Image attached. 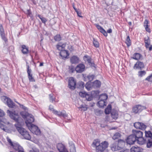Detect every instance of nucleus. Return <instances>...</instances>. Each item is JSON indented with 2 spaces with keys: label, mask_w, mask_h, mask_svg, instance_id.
<instances>
[{
  "label": "nucleus",
  "mask_w": 152,
  "mask_h": 152,
  "mask_svg": "<svg viewBox=\"0 0 152 152\" xmlns=\"http://www.w3.org/2000/svg\"><path fill=\"white\" fill-rule=\"evenodd\" d=\"M49 109L50 110L52 111L53 112L55 110H54L53 106L51 105H50L49 106Z\"/></svg>",
  "instance_id": "nucleus-59"
},
{
  "label": "nucleus",
  "mask_w": 152,
  "mask_h": 152,
  "mask_svg": "<svg viewBox=\"0 0 152 152\" xmlns=\"http://www.w3.org/2000/svg\"><path fill=\"white\" fill-rule=\"evenodd\" d=\"M53 113L54 114L57 115L58 116L60 117L61 116V112L60 111H58L56 110H55Z\"/></svg>",
  "instance_id": "nucleus-47"
},
{
  "label": "nucleus",
  "mask_w": 152,
  "mask_h": 152,
  "mask_svg": "<svg viewBox=\"0 0 152 152\" xmlns=\"http://www.w3.org/2000/svg\"><path fill=\"white\" fill-rule=\"evenodd\" d=\"M4 29L1 25H0V32L1 35L4 34Z\"/></svg>",
  "instance_id": "nucleus-51"
},
{
  "label": "nucleus",
  "mask_w": 152,
  "mask_h": 152,
  "mask_svg": "<svg viewBox=\"0 0 152 152\" xmlns=\"http://www.w3.org/2000/svg\"><path fill=\"white\" fill-rule=\"evenodd\" d=\"M137 141L138 143L140 145H142L145 143L146 138L145 139L142 137L137 139Z\"/></svg>",
  "instance_id": "nucleus-21"
},
{
  "label": "nucleus",
  "mask_w": 152,
  "mask_h": 152,
  "mask_svg": "<svg viewBox=\"0 0 152 152\" xmlns=\"http://www.w3.org/2000/svg\"><path fill=\"white\" fill-rule=\"evenodd\" d=\"M7 141L10 144V145L11 146H13V144L10 138L7 137Z\"/></svg>",
  "instance_id": "nucleus-53"
},
{
  "label": "nucleus",
  "mask_w": 152,
  "mask_h": 152,
  "mask_svg": "<svg viewBox=\"0 0 152 152\" xmlns=\"http://www.w3.org/2000/svg\"><path fill=\"white\" fill-rule=\"evenodd\" d=\"M125 42L128 47L129 46L131 45V41L129 36L127 37Z\"/></svg>",
  "instance_id": "nucleus-33"
},
{
  "label": "nucleus",
  "mask_w": 152,
  "mask_h": 152,
  "mask_svg": "<svg viewBox=\"0 0 152 152\" xmlns=\"http://www.w3.org/2000/svg\"><path fill=\"white\" fill-rule=\"evenodd\" d=\"M146 138L150 137L152 138V133L150 131H145Z\"/></svg>",
  "instance_id": "nucleus-32"
},
{
  "label": "nucleus",
  "mask_w": 152,
  "mask_h": 152,
  "mask_svg": "<svg viewBox=\"0 0 152 152\" xmlns=\"http://www.w3.org/2000/svg\"><path fill=\"white\" fill-rule=\"evenodd\" d=\"M144 40L146 48H148L149 50L151 51L152 49V45H150V40L149 37L148 36L145 37Z\"/></svg>",
  "instance_id": "nucleus-11"
},
{
  "label": "nucleus",
  "mask_w": 152,
  "mask_h": 152,
  "mask_svg": "<svg viewBox=\"0 0 152 152\" xmlns=\"http://www.w3.org/2000/svg\"><path fill=\"white\" fill-rule=\"evenodd\" d=\"M12 146L15 150L18 151L20 149H23L22 147L19 144H15L14 145H13V146Z\"/></svg>",
  "instance_id": "nucleus-30"
},
{
  "label": "nucleus",
  "mask_w": 152,
  "mask_h": 152,
  "mask_svg": "<svg viewBox=\"0 0 152 152\" xmlns=\"http://www.w3.org/2000/svg\"><path fill=\"white\" fill-rule=\"evenodd\" d=\"M60 54L63 59L66 58L67 56L69 55L68 51L65 50H64L60 51Z\"/></svg>",
  "instance_id": "nucleus-19"
},
{
  "label": "nucleus",
  "mask_w": 152,
  "mask_h": 152,
  "mask_svg": "<svg viewBox=\"0 0 152 152\" xmlns=\"http://www.w3.org/2000/svg\"><path fill=\"white\" fill-rule=\"evenodd\" d=\"M69 72L73 73L75 70V68L73 66H71L69 67Z\"/></svg>",
  "instance_id": "nucleus-49"
},
{
  "label": "nucleus",
  "mask_w": 152,
  "mask_h": 152,
  "mask_svg": "<svg viewBox=\"0 0 152 152\" xmlns=\"http://www.w3.org/2000/svg\"><path fill=\"white\" fill-rule=\"evenodd\" d=\"M70 61L72 64H77L79 62V58L76 56H73L71 58Z\"/></svg>",
  "instance_id": "nucleus-18"
},
{
  "label": "nucleus",
  "mask_w": 152,
  "mask_h": 152,
  "mask_svg": "<svg viewBox=\"0 0 152 152\" xmlns=\"http://www.w3.org/2000/svg\"><path fill=\"white\" fill-rule=\"evenodd\" d=\"M54 39L56 41H59L61 40V37L59 34H57L54 37Z\"/></svg>",
  "instance_id": "nucleus-37"
},
{
  "label": "nucleus",
  "mask_w": 152,
  "mask_h": 152,
  "mask_svg": "<svg viewBox=\"0 0 152 152\" xmlns=\"http://www.w3.org/2000/svg\"><path fill=\"white\" fill-rule=\"evenodd\" d=\"M0 128L4 130H5L4 125L3 124H1V122H0Z\"/></svg>",
  "instance_id": "nucleus-61"
},
{
  "label": "nucleus",
  "mask_w": 152,
  "mask_h": 152,
  "mask_svg": "<svg viewBox=\"0 0 152 152\" xmlns=\"http://www.w3.org/2000/svg\"><path fill=\"white\" fill-rule=\"evenodd\" d=\"M86 99L87 101H90L92 100L93 97L91 95L87 94L86 97Z\"/></svg>",
  "instance_id": "nucleus-38"
},
{
  "label": "nucleus",
  "mask_w": 152,
  "mask_h": 152,
  "mask_svg": "<svg viewBox=\"0 0 152 152\" xmlns=\"http://www.w3.org/2000/svg\"><path fill=\"white\" fill-rule=\"evenodd\" d=\"M145 80H148L149 81H152V74L149 76L148 77L145 79Z\"/></svg>",
  "instance_id": "nucleus-50"
},
{
  "label": "nucleus",
  "mask_w": 152,
  "mask_h": 152,
  "mask_svg": "<svg viewBox=\"0 0 152 152\" xmlns=\"http://www.w3.org/2000/svg\"><path fill=\"white\" fill-rule=\"evenodd\" d=\"M7 113L10 118L17 123L15 124V126L19 132L25 139L28 140H30L31 137L28 132L19 125V121L20 118L18 113L15 111L11 112L9 110H7Z\"/></svg>",
  "instance_id": "nucleus-1"
},
{
  "label": "nucleus",
  "mask_w": 152,
  "mask_h": 152,
  "mask_svg": "<svg viewBox=\"0 0 152 152\" xmlns=\"http://www.w3.org/2000/svg\"><path fill=\"white\" fill-rule=\"evenodd\" d=\"M77 12V13L78 16H79V17H82V16H81V12L79 10L77 11V12Z\"/></svg>",
  "instance_id": "nucleus-58"
},
{
  "label": "nucleus",
  "mask_w": 152,
  "mask_h": 152,
  "mask_svg": "<svg viewBox=\"0 0 152 152\" xmlns=\"http://www.w3.org/2000/svg\"><path fill=\"white\" fill-rule=\"evenodd\" d=\"M94 75H89L87 76V78L88 79L89 81L92 80L94 79Z\"/></svg>",
  "instance_id": "nucleus-41"
},
{
  "label": "nucleus",
  "mask_w": 152,
  "mask_h": 152,
  "mask_svg": "<svg viewBox=\"0 0 152 152\" xmlns=\"http://www.w3.org/2000/svg\"><path fill=\"white\" fill-rule=\"evenodd\" d=\"M144 64L141 62L137 61L134 64V69H139L141 70L144 67Z\"/></svg>",
  "instance_id": "nucleus-16"
},
{
  "label": "nucleus",
  "mask_w": 152,
  "mask_h": 152,
  "mask_svg": "<svg viewBox=\"0 0 152 152\" xmlns=\"http://www.w3.org/2000/svg\"><path fill=\"white\" fill-rule=\"evenodd\" d=\"M121 134L119 132H116L113 136L112 138L114 140H116L118 139L119 138L121 137Z\"/></svg>",
  "instance_id": "nucleus-29"
},
{
  "label": "nucleus",
  "mask_w": 152,
  "mask_h": 152,
  "mask_svg": "<svg viewBox=\"0 0 152 152\" xmlns=\"http://www.w3.org/2000/svg\"><path fill=\"white\" fill-rule=\"evenodd\" d=\"M29 67L28 65L27 66V72L29 80L30 81L35 82V80L32 76V74H31V70L29 69Z\"/></svg>",
  "instance_id": "nucleus-15"
},
{
  "label": "nucleus",
  "mask_w": 152,
  "mask_h": 152,
  "mask_svg": "<svg viewBox=\"0 0 152 152\" xmlns=\"http://www.w3.org/2000/svg\"><path fill=\"white\" fill-rule=\"evenodd\" d=\"M111 148L113 151H116L120 150L121 147L118 145H117L115 143H113L111 145Z\"/></svg>",
  "instance_id": "nucleus-20"
},
{
  "label": "nucleus",
  "mask_w": 152,
  "mask_h": 152,
  "mask_svg": "<svg viewBox=\"0 0 152 152\" xmlns=\"http://www.w3.org/2000/svg\"><path fill=\"white\" fill-rule=\"evenodd\" d=\"M93 147H95L96 152H103L107 148L108 142L104 141L100 143V141L98 139L94 140L93 143Z\"/></svg>",
  "instance_id": "nucleus-2"
},
{
  "label": "nucleus",
  "mask_w": 152,
  "mask_h": 152,
  "mask_svg": "<svg viewBox=\"0 0 152 152\" xmlns=\"http://www.w3.org/2000/svg\"><path fill=\"white\" fill-rule=\"evenodd\" d=\"M85 67L84 65L80 64L75 68V70L77 73H81L85 70Z\"/></svg>",
  "instance_id": "nucleus-9"
},
{
  "label": "nucleus",
  "mask_w": 152,
  "mask_h": 152,
  "mask_svg": "<svg viewBox=\"0 0 152 152\" xmlns=\"http://www.w3.org/2000/svg\"><path fill=\"white\" fill-rule=\"evenodd\" d=\"M107 32L109 33H111L112 32V29L111 28L109 29L108 30H107Z\"/></svg>",
  "instance_id": "nucleus-64"
},
{
  "label": "nucleus",
  "mask_w": 152,
  "mask_h": 152,
  "mask_svg": "<svg viewBox=\"0 0 152 152\" xmlns=\"http://www.w3.org/2000/svg\"><path fill=\"white\" fill-rule=\"evenodd\" d=\"M65 46V45L63 44L62 45H56V47L58 50H60L61 51L62 50H64V47Z\"/></svg>",
  "instance_id": "nucleus-34"
},
{
  "label": "nucleus",
  "mask_w": 152,
  "mask_h": 152,
  "mask_svg": "<svg viewBox=\"0 0 152 152\" xmlns=\"http://www.w3.org/2000/svg\"><path fill=\"white\" fill-rule=\"evenodd\" d=\"M5 115L4 113V111L0 109V116L2 117Z\"/></svg>",
  "instance_id": "nucleus-57"
},
{
  "label": "nucleus",
  "mask_w": 152,
  "mask_h": 152,
  "mask_svg": "<svg viewBox=\"0 0 152 152\" xmlns=\"http://www.w3.org/2000/svg\"><path fill=\"white\" fill-rule=\"evenodd\" d=\"M49 99L50 102H53L55 101V97L53 96V94H50L49 95Z\"/></svg>",
  "instance_id": "nucleus-36"
},
{
  "label": "nucleus",
  "mask_w": 152,
  "mask_h": 152,
  "mask_svg": "<svg viewBox=\"0 0 152 152\" xmlns=\"http://www.w3.org/2000/svg\"><path fill=\"white\" fill-rule=\"evenodd\" d=\"M146 109V107L145 106H142L140 104L137 105L133 107L132 112L135 114L139 113L143 110Z\"/></svg>",
  "instance_id": "nucleus-4"
},
{
  "label": "nucleus",
  "mask_w": 152,
  "mask_h": 152,
  "mask_svg": "<svg viewBox=\"0 0 152 152\" xmlns=\"http://www.w3.org/2000/svg\"><path fill=\"white\" fill-rule=\"evenodd\" d=\"M107 103L105 101L99 100L97 103V104L99 107H103L106 105Z\"/></svg>",
  "instance_id": "nucleus-23"
},
{
  "label": "nucleus",
  "mask_w": 152,
  "mask_h": 152,
  "mask_svg": "<svg viewBox=\"0 0 152 152\" xmlns=\"http://www.w3.org/2000/svg\"><path fill=\"white\" fill-rule=\"evenodd\" d=\"M134 126L136 129L142 130H145L146 127V126L143 123L139 122L134 123Z\"/></svg>",
  "instance_id": "nucleus-12"
},
{
  "label": "nucleus",
  "mask_w": 152,
  "mask_h": 152,
  "mask_svg": "<svg viewBox=\"0 0 152 152\" xmlns=\"http://www.w3.org/2000/svg\"><path fill=\"white\" fill-rule=\"evenodd\" d=\"M111 115L112 117L114 119H117L118 117V114L113 112L111 113Z\"/></svg>",
  "instance_id": "nucleus-45"
},
{
  "label": "nucleus",
  "mask_w": 152,
  "mask_h": 152,
  "mask_svg": "<svg viewBox=\"0 0 152 152\" xmlns=\"http://www.w3.org/2000/svg\"><path fill=\"white\" fill-rule=\"evenodd\" d=\"M93 43L94 46L96 48H98L99 47V43L94 38H93Z\"/></svg>",
  "instance_id": "nucleus-39"
},
{
  "label": "nucleus",
  "mask_w": 152,
  "mask_h": 152,
  "mask_svg": "<svg viewBox=\"0 0 152 152\" xmlns=\"http://www.w3.org/2000/svg\"><path fill=\"white\" fill-rule=\"evenodd\" d=\"M94 86L95 87H99L101 85V82L98 80H96L93 83Z\"/></svg>",
  "instance_id": "nucleus-31"
},
{
  "label": "nucleus",
  "mask_w": 152,
  "mask_h": 152,
  "mask_svg": "<svg viewBox=\"0 0 152 152\" xmlns=\"http://www.w3.org/2000/svg\"><path fill=\"white\" fill-rule=\"evenodd\" d=\"M1 99L4 103H7L9 107L12 108L15 106V104L10 98L4 96L1 97Z\"/></svg>",
  "instance_id": "nucleus-5"
},
{
  "label": "nucleus",
  "mask_w": 152,
  "mask_h": 152,
  "mask_svg": "<svg viewBox=\"0 0 152 152\" xmlns=\"http://www.w3.org/2000/svg\"><path fill=\"white\" fill-rule=\"evenodd\" d=\"M83 58L85 61H87L90 66L94 67H95V64L94 63L91 62V58L90 56L85 55L84 56Z\"/></svg>",
  "instance_id": "nucleus-14"
},
{
  "label": "nucleus",
  "mask_w": 152,
  "mask_h": 152,
  "mask_svg": "<svg viewBox=\"0 0 152 152\" xmlns=\"http://www.w3.org/2000/svg\"><path fill=\"white\" fill-rule=\"evenodd\" d=\"M146 147L148 148L152 147V138L150 137L146 138Z\"/></svg>",
  "instance_id": "nucleus-17"
},
{
  "label": "nucleus",
  "mask_w": 152,
  "mask_h": 152,
  "mask_svg": "<svg viewBox=\"0 0 152 152\" xmlns=\"http://www.w3.org/2000/svg\"><path fill=\"white\" fill-rule=\"evenodd\" d=\"M99 31L100 32L102 33L105 36H107V32L104 30L102 28L101 29H100Z\"/></svg>",
  "instance_id": "nucleus-42"
},
{
  "label": "nucleus",
  "mask_w": 152,
  "mask_h": 152,
  "mask_svg": "<svg viewBox=\"0 0 152 152\" xmlns=\"http://www.w3.org/2000/svg\"><path fill=\"white\" fill-rule=\"evenodd\" d=\"M70 151V152H72V151L73 152H75V148L74 145L71 146Z\"/></svg>",
  "instance_id": "nucleus-52"
},
{
  "label": "nucleus",
  "mask_w": 152,
  "mask_h": 152,
  "mask_svg": "<svg viewBox=\"0 0 152 152\" xmlns=\"http://www.w3.org/2000/svg\"><path fill=\"white\" fill-rule=\"evenodd\" d=\"M1 37L2 38V39L3 40H4L5 41V42L7 41V39L6 38V37H5L4 34H1Z\"/></svg>",
  "instance_id": "nucleus-55"
},
{
  "label": "nucleus",
  "mask_w": 152,
  "mask_h": 152,
  "mask_svg": "<svg viewBox=\"0 0 152 152\" xmlns=\"http://www.w3.org/2000/svg\"><path fill=\"white\" fill-rule=\"evenodd\" d=\"M120 152H129V149H126L125 150H122L120 151Z\"/></svg>",
  "instance_id": "nucleus-63"
},
{
  "label": "nucleus",
  "mask_w": 152,
  "mask_h": 152,
  "mask_svg": "<svg viewBox=\"0 0 152 152\" xmlns=\"http://www.w3.org/2000/svg\"><path fill=\"white\" fill-rule=\"evenodd\" d=\"M28 128L33 134L37 135H39L41 133L40 129L37 126L35 125H32L28 127Z\"/></svg>",
  "instance_id": "nucleus-7"
},
{
  "label": "nucleus",
  "mask_w": 152,
  "mask_h": 152,
  "mask_svg": "<svg viewBox=\"0 0 152 152\" xmlns=\"http://www.w3.org/2000/svg\"><path fill=\"white\" fill-rule=\"evenodd\" d=\"M125 141L123 140L119 139L118 140V145L121 148L124 146L125 144Z\"/></svg>",
  "instance_id": "nucleus-27"
},
{
  "label": "nucleus",
  "mask_w": 152,
  "mask_h": 152,
  "mask_svg": "<svg viewBox=\"0 0 152 152\" xmlns=\"http://www.w3.org/2000/svg\"><path fill=\"white\" fill-rule=\"evenodd\" d=\"M146 72L145 71H141L138 72V75L139 77H141L145 75Z\"/></svg>",
  "instance_id": "nucleus-35"
},
{
  "label": "nucleus",
  "mask_w": 152,
  "mask_h": 152,
  "mask_svg": "<svg viewBox=\"0 0 152 152\" xmlns=\"http://www.w3.org/2000/svg\"><path fill=\"white\" fill-rule=\"evenodd\" d=\"M41 20L42 22L44 23H45L47 21L46 19L44 17H43L41 19Z\"/></svg>",
  "instance_id": "nucleus-60"
},
{
  "label": "nucleus",
  "mask_w": 152,
  "mask_h": 152,
  "mask_svg": "<svg viewBox=\"0 0 152 152\" xmlns=\"http://www.w3.org/2000/svg\"><path fill=\"white\" fill-rule=\"evenodd\" d=\"M95 26L96 27H97V28H98V29L99 30L100 29H101L102 27L100 26V25H99V24H96Z\"/></svg>",
  "instance_id": "nucleus-62"
},
{
  "label": "nucleus",
  "mask_w": 152,
  "mask_h": 152,
  "mask_svg": "<svg viewBox=\"0 0 152 152\" xmlns=\"http://www.w3.org/2000/svg\"><path fill=\"white\" fill-rule=\"evenodd\" d=\"M87 94L85 92L82 91L79 92V95L82 97H86Z\"/></svg>",
  "instance_id": "nucleus-43"
},
{
  "label": "nucleus",
  "mask_w": 152,
  "mask_h": 152,
  "mask_svg": "<svg viewBox=\"0 0 152 152\" xmlns=\"http://www.w3.org/2000/svg\"><path fill=\"white\" fill-rule=\"evenodd\" d=\"M148 20H145L144 22V26L146 31L150 33L151 32V30L148 27Z\"/></svg>",
  "instance_id": "nucleus-22"
},
{
  "label": "nucleus",
  "mask_w": 152,
  "mask_h": 152,
  "mask_svg": "<svg viewBox=\"0 0 152 152\" xmlns=\"http://www.w3.org/2000/svg\"><path fill=\"white\" fill-rule=\"evenodd\" d=\"M61 116L64 118H66L67 116V115L66 112L64 110H63L61 112Z\"/></svg>",
  "instance_id": "nucleus-46"
},
{
  "label": "nucleus",
  "mask_w": 152,
  "mask_h": 152,
  "mask_svg": "<svg viewBox=\"0 0 152 152\" xmlns=\"http://www.w3.org/2000/svg\"><path fill=\"white\" fill-rule=\"evenodd\" d=\"M57 148L59 152H68L65 146L62 143H58L57 145Z\"/></svg>",
  "instance_id": "nucleus-13"
},
{
  "label": "nucleus",
  "mask_w": 152,
  "mask_h": 152,
  "mask_svg": "<svg viewBox=\"0 0 152 152\" xmlns=\"http://www.w3.org/2000/svg\"><path fill=\"white\" fill-rule=\"evenodd\" d=\"M79 108L80 109H81V110H83L84 111L86 110L87 109V107L86 105H81L79 107Z\"/></svg>",
  "instance_id": "nucleus-44"
},
{
  "label": "nucleus",
  "mask_w": 152,
  "mask_h": 152,
  "mask_svg": "<svg viewBox=\"0 0 152 152\" xmlns=\"http://www.w3.org/2000/svg\"><path fill=\"white\" fill-rule=\"evenodd\" d=\"M142 57V55L139 53H135L133 55V57H132V58L137 60H139L141 57Z\"/></svg>",
  "instance_id": "nucleus-24"
},
{
  "label": "nucleus",
  "mask_w": 152,
  "mask_h": 152,
  "mask_svg": "<svg viewBox=\"0 0 152 152\" xmlns=\"http://www.w3.org/2000/svg\"><path fill=\"white\" fill-rule=\"evenodd\" d=\"M76 82L73 77H70L68 80V87L72 90L75 89L76 87Z\"/></svg>",
  "instance_id": "nucleus-6"
},
{
  "label": "nucleus",
  "mask_w": 152,
  "mask_h": 152,
  "mask_svg": "<svg viewBox=\"0 0 152 152\" xmlns=\"http://www.w3.org/2000/svg\"><path fill=\"white\" fill-rule=\"evenodd\" d=\"M111 111L110 109L108 108H106L105 110V113L106 114H109Z\"/></svg>",
  "instance_id": "nucleus-56"
},
{
  "label": "nucleus",
  "mask_w": 152,
  "mask_h": 152,
  "mask_svg": "<svg viewBox=\"0 0 152 152\" xmlns=\"http://www.w3.org/2000/svg\"><path fill=\"white\" fill-rule=\"evenodd\" d=\"M95 114L97 115H100L102 113V111L99 110H94Z\"/></svg>",
  "instance_id": "nucleus-40"
},
{
  "label": "nucleus",
  "mask_w": 152,
  "mask_h": 152,
  "mask_svg": "<svg viewBox=\"0 0 152 152\" xmlns=\"http://www.w3.org/2000/svg\"><path fill=\"white\" fill-rule=\"evenodd\" d=\"M84 84L83 82H79L77 85V88L81 89H82L84 87Z\"/></svg>",
  "instance_id": "nucleus-28"
},
{
  "label": "nucleus",
  "mask_w": 152,
  "mask_h": 152,
  "mask_svg": "<svg viewBox=\"0 0 152 152\" xmlns=\"http://www.w3.org/2000/svg\"><path fill=\"white\" fill-rule=\"evenodd\" d=\"M126 140L127 144L132 145L134 144L135 142L137 141V140L132 134L127 138Z\"/></svg>",
  "instance_id": "nucleus-8"
},
{
  "label": "nucleus",
  "mask_w": 152,
  "mask_h": 152,
  "mask_svg": "<svg viewBox=\"0 0 152 152\" xmlns=\"http://www.w3.org/2000/svg\"><path fill=\"white\" fill-rule=\"evenodd\" d=\"M108 98L107 95L106 94H102L99 97V100L105 101Z\"/></svg>",
  "instance_id": "nucleus-26"
},
{
  "label": "nucleus",
  "mask_w": 152,
  "mask_h": 152,
  "mask_svg": "<svg viewBox=\"0 0 152 152\" xmlns=\"http://www.w3.org/2000/svg\"><path fill=\"white\" fill-rule=\"evenodd\" d=\"M25 13L27 14L30 17H32V14L30 10H27L25 12Z\"/></svg>",
  "instance_id": "nucleus-48"
},
{
  "label": "nucleus",
  "mask_w": 152,
  "mask_h": 152,
  "mask_svg": "<svg viewBox=\"0 0 152 152\" xmlns=\"http://www.w3.org/2000/svg\"><path fill=\"white\" fill-rule=\"evenodd\" d=\"M21 47L22 48V53L24 54H27L28 51V48L24 45H22Z\"/></svg>",
  "instance_id": "nucleus-25"
},
{
  "label": "nucleus",
  "mask_w": 152,
  "mask_h": 152,
  "mask_svg": "<svg viewBox=\"0 0 152 152\" xmlns=\"http://www.w3.org/2000/svg\"><path fill=\"white\" fill-rule=\"evenodd\" d=\"M86 88L88 90H90L91 88V86L90 85H89L88 83H86L85 85Z\"/></svg>",
  "instance_id": "nucleus-54"
},
{
  "label": "nucleus",
  "mask_w": 152,
  "mask_h": 152,
  "mask_svg": "<svg viewBox=\"0 0 152 152\" xmlns=\"http://www.w3.org/2000/svg\"><path fill=\"white\" fill-rule=\"evenodd\" d=\"M132 134L137 140L138 138L142 137L143 133L141 131L136 130H132Z\"/></svg>",
  "instance_id": "nucleus-10"
},
{
  "label": "nucleus",
  "mask_w": 152,
  "mask_h": 152,
  "mask_svg": "<svg viewBox=\"0 0 152 152\" xmlns=\"http://www.w3.org/2000/svg\"><path fill=\"white\" fill-rule=\"evenodd\" d=\"M20 115L23 118L26 119L25 123L28 128L32 126V125H34L32 123L34 122V118L32 115L29 114L25 111L21 112Z\"/></svg>",
  "instance_id": "nucleus-3"
}]
</instances>
